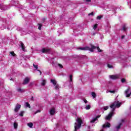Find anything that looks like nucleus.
<instances>
[{
	"label": "nucleus",
	"instance_id": "nucleus-1",
	"mask_svg": "<svg viewBox=\"0 0 131 131\" xmlns=\"http://www.w3.org/2000/svg\"><path fill=\"white\" fill-rule=\"evenodd\" d=\"M121 105V102L119 101H115L114 103L111 104L110 107L112 108V112L108 114L107 116L105 117L106 120H109L114 114V111H115V108H119Z\"/></svg>",
	"mask_w": 131,
	"mask_h": 131
},
{
	"label": "nucleus",
	"instance_id": "nucleus-2",
	"mask_svg": "<svg viewBox=\"0 0 131 131\" xmlns=\"http://www.w3.org/2000/svg\"><path fill=\"white\" fill-rule=\"evenodd\" d=\"M95 49H97L98 53H101V52H102L103 51L100 49V48H99V47H97L96 48V47L95 46H94V45H91V47H85L79 48V50H81L82 51H90V52H94V50H95Z\"/></svg>",
	"mask_w": 131,
	"mask_h": 131
},
{
	"label": "nucleus",
	"instance_id": "nucleus-3",
	"mask_svg": "<svg viewBox=\"0 0 131 131\" xmlns=\"http://www.w3.org/2000/svg\"><path fill=\"white\" fill-rule=\"evenodd\" d=\"M77 122L75 124V131H77L81 127V123H82V121L80 118H77L76 120Z\"/></svg>",
	"mask_w": 131,
	"mask_h": 131
},
{
	"label": "nucleus",
	"instance_id": "nucleus-4",
	"mask_svg": "<svg viewBox=\"0 0 131 131\" xmlns=\"http://www.w3.org/2000/svg\"><path fill=\"white\" fill-rule=\"evenodd\" d=\"M6 19L5 18H1L0 19V24H2V26L0 27V28L2 29H6L7 28L6 27Z\"/></svg>",
	"mask_w": 131,
	"mask_h": 131
},
{
	"label": "nucleus",
	"instance_id": "nucleus-5",
	"mask_svg": "<svg viewBox=\"0 0 131 131\" xmlns=\"http://www.w3.org/2000/svg\"><path fill=\"white\" fill-rule=\"evenodd\" d=\"M51 82L53 83V85L55 86V90H59L60 89V85L59 84H57V81L54 79H51Z\"/></svg>",
	"mask_w": 131,
	"mask_h": 131
},
{
	"label": "nucleus",
	"instance_id": "nucleus-6",
	"mask_svg": "<svg viewBox=\"0 0 131 131\" xmlns=\"http://www.w3.org/2000/svg\"><path fill=\"white\" fill-rule=\"evenodd\" d=\"M131 91L130 88H128L125 91V95L126 98H129L130 97Z\"/></svg>",
	"mask_w": 131,
	"mask_h": 131
},
{
	"label": "nucleus",
	"instance_id": "nucleus-7",
	"mask_svg": "<svg viewBox=\"0 0 131 131\" xmlns=\"http://www.w3.org/2000/svg\"><path fill=\"white\" fill-rule=\"evenodd\" d=\"M8 9V7L7 6L0 4V9L2 11H7Z\"/></svg>",
	"mask_w": 131,
	"mask_h": 131
},
{
	"label": "nucleus",
	"instance_id": "nucleus-8",
	"mask_svg": "<svg viewBox=\"0 0 131 131\" xmlns=\"http://www.w3.org/2000/svg\"><path fill=\"white\" fill-rule=\"evenodd\" d=\"M101 117V115L97 116L96 118H94L92 120L90 121L91 123H95L97 120H98V118H100Z\"/></svg>",
	"mask_w": 131,
	"mask_h": 131
},
{
	"label": "nucleus",
	"instance_id": "nucleus-9",
	"mask_svg": "<svg viewBox=\"0 0 131 131\" xmlns=\"http://www.w3.org/2000/svg\"><path fill=\"white\" fill-rule=\"evenodd\" d=\"M49 112H50V115H55V114L56 113V109L53 107L50 109Z\"/></svg>",
	"mask_w": 131,
	"mask_h": 131
},
{
	"label": "nucleus",
	"instance_id": "nucleus-10",
	"mask_svg": "<svg viewBox=\"0 0 131 131\" xmlns=\"http://www.w3.org/2000/svg\"><path fill=\"white\" fill-rule=\"evenodd\" d=\"M109 77L111 79H117V78H119V76L118 75H110Z\"/></svg>",
	"mask_w": 131,
	"mask_h": 131
},
{
	"label": "nucleus",
	"instance_id": "nucleus-11",
	"mask_svg": "<svg viewBox=\"0 0 131 131\" xmlns=\"http://www.w3.org/2000/svg\"><path fill=\"white\" fill-rule=\"evenodd\" d=\"M30 80V79H29V77H27L25 78L24 80L23 84H27L29 82V81Z\"/></svg>",
	"mask_w": 131,
	"mask_h": 131
},
{
	"label": "nucleus",
	"instance_id": "nucleus-12",
	"mask_svg": "<svg viewBox=\"0 0 131 131\" xmlns=\"http://www.w3.org/2000/svg\"><path fill=\"white\" fill-rule=\"evenodd\" d=\"M19 47H21L22 50L24 51V52H25V46H24V43H23V42L22 41H20L19 42Z\"/></svg>",
	"mask_w": 131,
	"mask_h": 131
},
{
	"label": "nucleus",
	"instance_id": "nucleus-13",
	"mask_svg": "<svg viewBox=\"0 0 131 131\" xmlns=\"http://www.w3.org/2000/svg\"><path fill=\"white\" fill-rule=\"evenodd\" d=\"M20 108H21V105L17 104L16 105L15 108L14 109L15 112H18V111H19Z\"/></svg>",
	"mask_w": 131,
	"mask_h": 131
},
{
	"label": "nucleus",
	"instance_id": "nucleus-14",
	"mask_svg": "<svg viewBox=\"0 0 131 131\" xmlns=\"http://www.w3.org/2000/svg\"><path fill=\"white\" fill-rule=\"evenodd\" d=\"M50 49L43 48L41 50L42 53H50Z\"/></svg>",
	"mask_w": 131,
	"mask_h": 131
},
{
	"label": "nucleus",
	"instance_id": "nucleus-15",
	"mask_svg": "<svg viewBox=\"0 0 131 131\" xmlns=\"http://www.w3.org/2000/svg\"><path fill=\"white\" fill-rule=\"evenodd\" d=\"M105 127H110V124L109 122H106L103 125V128H105Z\"/></svg>",
	"mask_w": 131,
	"mask_h": 131
},
{
	"label": "nucleus",
	"instance_id": "nucleus-16",
	"mask_svg": "<svg viewBox=\"0 0 131 131\" xmlns=\"http://www.w3.org/2000/svg\"><path fill=\"white\" fill-rule=\"evenodd\" d=\"M121 125H122V123H119L117 126L115 127V129L116 131L119 130V129L121 127Z\"/></svg>",
	"mask_w": 131,
	"mask_h": 131
},
{
	"label": "nucleus",
	"instance_id": "nucleus-17",
	"mask_svg": "<svg viewBox=\"0 0 131 131\" xmlns=\"http://www.w3.org/2000/svg\"><path fill=\"white\" fill-rule=\"evenodd\" d=\"M33 66L34 68H35V69H36L37 71H38L39 72L40 75L41 74V72L40 71V70H37L38 68V67L37 65H35L34 63L33 64Z\"/></svg>",
	"mask_w": 131,
	"mask_h": 131
},
{
	"label": "nucleus",
	"instance_id": "nucleus-18",
	"mask_svg": "<svg viewBox=\"0 0 131 131\" xmlns=\"http://www.w3.org/2000/svg\"><path fill=\"white\" fill-rule=\"evenodd\" d=\"M17 92H18V93H24L25 92V90H24V89H22L21 88H18L17 89Z\"/></svg>",
	"mask_w": 131,
	"mask_h": 131
},
{
	"label": "nucleus",
	"instance_id": "nucleus-19",
	"mask_svg": "<svg viewBox=\"0 0 131 131\" xmlns=\"http://www.w3.org/2000/svg\"><path fill=\"white\" fill-rule=\"evenodd\" d=\"M47 81H46V80H42V82L41 83V85H46V83Z\"/></svg>",
	"mask_w": 131,
	"mask_h": 131
},
{
	"label": "nucleus",
	"instance_id": "nucleus-20",
	"mask_svg": "<svg viewBox=\"0 0 131 131\" xmlns=\"http://www.w3.org/2000/svg\"><path fill=\"white\" fill-rule=\"evenodd\" d=\"M49 62H50V63H51L53 66L54 67L56 66V65L55 64V62L53 61L52 60L49 59Z\"/></svg>",
	"mask_w": 131,
	"mask_h": 131
},
{
	"label": "nucleus",
	"instance_id": "nucleus-21",
	"mask_svg": "<svg viewBox=\"0 0 131 131\" xmlns=\"http://www.w3.org/2000/svg\"><path fill=\"white\" fill-rule=\"evenodd\" d=\"M126 29H127L126 26H123V28L121 29V30H123V31H126Z\"/></svg>",
	"mask_w": 131,
	"mask_h": 131
},
{
	"label": "nucleus",
	"instance_id": "nucleus-22",
	"mask_svg": "<svg viewBox=\"0 0 131 131\" xmlns=\"http://www.w3.org/2000/svg\"><path fill=\"white\" fill-rule=\"evenodd\" d=\"M85 109H86V110H90V109H91V105H86Z\"/></svg>",
	"mask_w": 131,
	"mask_h": 131
},
{
	"label": "nucleus",
	"instance_id": "nucleus-23",
	"mask_svg": "<svg viewBox=\"0 0 131 131\" xmlns=\"http://www.w3.org/2000/svg\"><path fill=\"white\" fill-rule=\"evenodd\" d=\"M28 125L29 127L32 128V126H33V124H32V123H28Z\"/></svg>",
	"mask_w": 131,
	"mask_h": 131
},
{
	"label": "nucleus",
	"instance_id": "nucleus-24",
	"mask_svg": "<svg viewBox=\"0 0 131 131\" xmlns=\"http://www.w3.org/2000/svg\"><path fill=\"white\" fill-rule=\"evenodd\" d=\"M13 125H14V127L15 129L17 128L18 124L17 123L14 122V124H13Z\"/></svg>",
	"mask_w": 131,
	"mask_h": 131
},
{
	"label": "nucleus",
	"instance_id": "nucleus-25",
	"mask_svg": "<svg viewBox=\"0 0 131 131\" xmlns=\"http://www.w3.org/2000/svg\"><path fill=\"white\" fill-rule=\"evenodd\" d=\"M102 18H103V16L102 15H99V16H98L97 17V20H101V19H102Z\"/></svg>",
	"mask_w": 131,
	"mask_h": 131
},
{
	"label": "nucleus",
	"instance_id": "nucleus-26",
	"mask_svg": "<svg viewBox=\"0 0 131 131\" xmlns=\"http://www.w3.org/2000/svg\"><path fill=\"white\" fill-rule=\"evenodd\" d=\"M92 96L93 99H95V98H96V93L95 92H92Z\"/></svg>",
	"mask_w": 131,
	"mask_h": 131
},
{
	"label": "nucleus",
	"instance_id": "nucleus-27",
	"mask_svg": "<svg viewBox=\"0 0 131 131\" xmlns=\"http://www.w3.org/2000/svg\"><path fill=\"white\" fill-rule=\"evenodd\" d=\"M10 54L11 56H13V57H15L16 56V54L13 51L10 52Z\"/></svg>",
	"mask_w": 131,
	"mask_h": 131
},
{
	"label": "nucleus",
	"instance_id": "nucleus-28",
	"mask_svg": "<svg viewBox=\"0 0 131 131\" xmlns=\"http://www.w3.org/2000/svg\"><path fill=\"white\" fill-rule=\"evenodd\" d=\"M25 106L26 107H28V108H30V104H29V103H28V102L25 103Z\"/></svg>",
	"mask_w": 131,
	"mask_h": 131
},
{
	"label": "nucleus",
	"instance_id": "nucleus-29",
	"mask_svg": "<svg viewBox=\"0 0 131 131\" xmlns=\"http://www.w3.org/2000/svg\"><path fill=\"white\" fill-rule=\"evenodd\" d=\"M97 27H98V24L94 25V26L93 27V29L94 30H96V29H97Z\"/></svg>",
	"mask_w": 131,
	"mask_h": 131
},
{
	"label": "nucleus",
	"instance_id": "nucleus-30",
	"mask_svg": "<svg viewBox=\"0 0 131 131\" xmlns=\"http://www.w3.org/2000/svg\"><path fill=\"white\" fill-rule=\"evenodd\" d=\"M70 82H72V75H70L69 76Z\"/></svg>",
	"mask_w": 131,
	"mask_h": 131
},
{
	"label": "nucleus",
	"instance_id": "nucleus-31",
	"mask_svg": "<svg viewBox=\"0 0 131 131\" xmlns=\"http://www.w3.org/2000/svg\"><path fill=\"white\" fill-rule=\"evenodd\" d=\"M108 109H109V106H105L103 107V110L105 111L108 110Z\"/></svg>",
	"mask_w": 131,
	"mask_h": 131
},
{
	"label": "nucleus",
	"instance_id": "nucleus-32",
	"mask_svg": "<svg viewBox=\"0 0 131 131\" xmlns=\"http://www.w3.org/2000/svg\"><path fill=\"white\" fill-rule=\"evenodd\" d=\"M40 110H37V111H36L34 113V115H35V114H37V113H40Z\"/></svg>",
	"mask_w": 131,
	"mask_h": 131
},
{
	"label": "nucleus",
	"instance_id": "nucleus-33",
	"mask_svg": "<svg viewBox=\"0 0 131 131\" xmlns=\"http://www.w3.org/2000/svg\"><path fill=\"white\" fill-rule=\"evenodd\" d=\"M108 93H112V94H115V91H114V90H113V91L110 90L108 91Z\"/></svg>",
	"mask_w": 131,
	"mask_h": 131
},
{
	"label": "nucleus",
	"instance_id": "nucleus-34",
	"mask_svg": "<svg viewBox=\"0 0 131 131\" xmlns=\"http://www.w3.org/2000/svg\"><path fill=\"white\" fill-rule=\"evenodd\" d=\"M23 114H24V112H21L20 113H19V116L22 117H23Z\"/></svg>",
	"mask_w": 131,
	"mask_h": 131
},
{
	"label": "nucleus",
	"instance_id": "nucleus-35",
	"mask_svg": "<svg viewBox=\"0 0 131 131\" xmlns=\"http://www.w3.org/2000/svg\"><path fill=\"white\" fill-rule=\"evenodd\" d=\"M33 84H34V82H31V83H30L29 86H32V85H33Z\"/></svg>",
	"mask_w": 131,
	"mask_h": 131
},
{
	"label": "nucleus",
	"instance_id": "nucleus-36",
	"mask_svg": "<svg viewBox=\"0 0 131 131\" xmlns=\"http://www.w3.org/2000/svg\"><path fill=\"white\" fill-rule=\"evenodd\" d=\"M89 16H93L94 15V12H91L88 14Z\"/></svg>",
	"mask_w": 131,
	"mask_h": 131
},
{
	"label": "nucleus",
	"instance_id": "nucleus-37",
	"mask_svg": "<svg viewBox=\"0 0 131 131\" xmlns=\"http://www.w3.org/2000/svg\"><path fill=\"white\" fill-rule=\"evenodd\" d=\"M41 25L39 24L38 30H41Z\"/></svg>",
	"mask_w": 131,
	"mask_h": 131
},
{
	"label": "nucleus",
	"instance_id": "nucleus-38",
	"mask_svg": "<svg viewBox=\"0 0 131 131\" xmlns=\"http://www.w3.org/2000/svg\"><path fill=\"white\" fill-rule=\"evenodd\" d=\"M107 67L109 68H113V66H111V64H107Z\"/></svg>",
	"mask_w": 131,
	"mask_h": 131
},
{
	"label": "nucleus",
	"instance_id": "nucleus-39",
	"mask_svg": "<svg viewBox=\"0 0 131 131\" xmlns=\"http://www.w3.org/2000/svg\"><path fill=\"white\" fill-rule=\"evenodd\" d=\"M121 82L123 83V82H125V79L123 78L121 79Z\"/></svg>",
	"mask_w": 131,
	"mask_h": 131
},
{
	"label": "nucleus",
	"instance_id": "nucleus-40",
	"mask_svg": "<svg viewBox=\"0 0 131 131\" xmlns=\"http://www.w3.org/2000/svg\"><path fill=\"white\" fill-rule=\"evenodd\" d=\"M58 66L60 68H63V66L61 64H58Z\"/></svg>",
	"mask_w": 131,
	"mask_h": 131
},
{
	"label": "nucleus",
	"instance_id": "nucleus-41",
	"mask_svg": "<svg viewBox=\"0 0 131 131\" xmlns=\"http://www.w3.org/2000/svg\"><path fill=\"white\" fill-rule=\"evenodd\" d=\"M83 101H84V102L85 104H86V103H88V100H87L84 99Z\"/></svg>",
	"mask_w": 131,
	"mask_h": 131
},
{
	"label": "nucleus",
	"instance_id": "nucleus-42",
	"mask_svg": "<svg viewBox=\"0 0 131 131\" xmlns=\"http://www.w3.org/2000/svg\"><path fill=\"white\" fill-rule=\"evenodd\" d=\"M8 30H10V29H12V28H10V27H7Z\"/></svg>",
	"mask_w": 131,
	"mask_h": 131
},
{
	"label": "nucleus",
	"instance_id": "nucleus-43",
	"mask_svg": "<svg viewBox=\"0 0 131 131\" xmlns=\"http://www.w3.org/2000/svg\"><path fill=\"white\" fill-rule=\"evenodd\" d=\"M121 38H122V39H123V38H124V35L122 36Z\"/></svg>",
	"mask_w": 131,
	"mask_h": 131
},
{
	"label": "nucleus",
	"instance_id": "nucleus-44",
	"mask_svg": "<svg viewBox=\"0 0 131 131\" xmlns=\"http://www.w3.org/2000/svg\"><path fill=\"white\" fill-rule=\"evenodd\" d=\"M92 0H86V2H90Z\"/></svg>",
	"mask_w": 131,
	"mask_h": 131
},
{
	"label": "nucleus",
	"instance_id": "nucleus-45",
	"mask_svg": "<svg viewBox=\"0 0 131 131\" xmlns=\"http://www.w3.org/2000/svg\"><path fill=\"white\" fill-rule=\"evenodd\" d=\"M107 26H108V27H109L110 28H111V26H110V25H108Z\"/></svg>",
	"mask_w": 131,
	"mask_h": 131
},
{
	"label": "nucleus",
	"instance_id": "nucleus-46",
	"mask_svg": "<svg viewBox=\"0 0 131 131\" xmlns=\"http://www.w3.org/2000/svg\"><path fill=\"white\" fill-rule=\"evenodd\" d=\"M110 7V5L107 6V9H109Z\"/></svg>",
	"mask_w": 131,
	"mask_h": 131
},
{
	"label": "nucleus",
	"instance_id": "nucleus-47",
	"mask_svg": "<svg viewBox=\"0 0 131 131\" xmlns=\"http://www.w3.org/2000/svg\"><path fill=\"white\" fill-rule=\"evenodd\" d=\"M31 99L32 100H33V97H31Z\"/></svg>",
	"mask_w": 131,
	"mask_h": 131
},
{
	"label": "nucleus",
	"instance_id": "nucleus-48",
	"mask_svg": "<svg viewBox=\"0 0 131 131\" xmlns=\"http://www.w3.org/2000/svg\"><path fill=\"white\" fill-rule=\"evenodd\" d=\"M11 80H13V79H11Z\"/></svg>",
	"mask_w": 131,
	"mask_h": 131
}]
</instances>
